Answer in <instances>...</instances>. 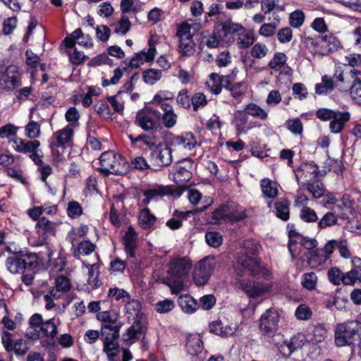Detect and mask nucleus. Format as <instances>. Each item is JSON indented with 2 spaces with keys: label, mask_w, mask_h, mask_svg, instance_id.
Returning a JSON list of instances; mask_svg holds the SVG:
<instances>
[{
  "label": "nucleus",
  "mask_w": 361,
  "mask_h": 361,
  "mask_svg": "<svg viewBox=\"0 0 361 361\" xmlns=\"http://www.w3.org/2000/svg\"><path fill=\"white\" fill-rule=\"evenodd\" d=\"M244 247L245 252L238 255V265L251 276H259L268 279L270 276L269 271L262 266L257 258L260 245L252 240H247L244 243Z\"/></svg>",
  "instance_id": "nucleus-1"
},
{
  "label": "nucleus",
  "mask_w": 361,
  "mask_h": 361,
  "mask_svg": "<svg viewBox=\"0 0 361 361\" xmlns=\"http://www.w3.org/2000/svg\"><path fill=\"white\" fill-rule=\"evenodd\" d=\"M192 267L191 262L185 257H177L170 260L166 283L172 293L177 294L183 290L186 278Z\"/></svg>",
  "instance_id": "nucleus-2"
},
{
  "label": "nucleus",
  "mask_w": 361,
  "mask_h": 361,
  "mask_svg": "<svg viewBox=\"0 0 361 361\" xmlns=\"http://www.w3.org/2000/svg\"><path fill=\"white\" fill-rule=\"evenodd\" d=\"M13 253L16 255L8 257L6 261V268L11 274H20L27 267L34 269L38 266V256L36 253L26 250H20Z\"/></svg>",
  "instance_id": "nucleus-3"
},
{
  "label": "nucleus",
  "mask_w": 361,
  "mask_h": 361,
  "mask_svg": "<svg viewBox=\"0 0 361 361\" xmlns=\"http://www.w3.org/2000/svg\"><path fill=\"white\" fill-rule=\"evenodd\" d=\"M100 167L98 169L104 175L110 173L123 175L127 171L128 164L126 159L121 155L112 151L102 154L99 158Z\"/></svg>",
  "instance_id": "nucleus-4"
},
{
  "label": "nucleus",
  "mask_w": 361,
  "mask_h": 361,
  "mask_svg": "<svg viewBox=\"0 0 361 361\" xmlns=\"http://www.w3.org/2000/svg\"><path fill=\"white\" fill-rule=\"evenodd\" d=\"M216 264L214 257L207 256L199 261L195 266L192 276L195 283L204 286L207 283Z\"/></svg>",
  "instance_id": "nucleus-5"
},
{
  "label": "nucleus",
  "mask_w": 361,
  "mask_h": 361,
  "mask_svg": "<svg viewBox=\"0 0 361 361\" xmlns=\"http://www.w3.org/2000/svg\"><path fill=\"white\" fill-rule=\"evenodd\" d=\"M161 116L158 110L145 108L137 113L135 123L145 131H153L157 130Z\"/></svg>",
  "instance_id": "nucleus-6"
},
{
  "label": "nucleus",
  "mask_w": 361,
  "mask_h": 361,
  "mask_svg": "<svg viewBox=\"0 0 361 361\" xmlns=\"http://www.w3.org/2000/svg\"><path fill=\"white\" fill-rule=\"evenodd\" d=\"M279 321V313L273 309H269L260 318L259 329L264 335L271 337L277 331Z\"/></svg>",
  "instance_id": "nucleus-7"
},
{
  "label": "nucleus",
  "mask_w": 361,
  "mask_h": 361,
  "mask_svg": "<svg viewBox=\"0 0 361 361\" xmlns=\"http://www.w3.org/2000/svg\"><path fill=\"white\" fill-rule=\"evenodd\" d=\"M357 334V330L355 327L343 324H338L335 331V344L338 347L350 345Z\"/></svg>",
  "instance_id": "nucleus-8"
},
{
  "label": "nucleus",
  "mask_w": 361,
  "mask_h": 361,
  "mask_svg": "<svg viewBox=\"0 0 361 361\" xmlns=\"http://www.w3.org/2000/svg\"><path fill=\"white\" fill-rule=\"evenodd\" d=\"M20 85V74L18 67L15 65L8 66L4 73H0V87L12 90Z\"/></svg>",
  "instance_id": "nucleus-9"
},
{
  "label": "nucleus",
  "mask_w": 361,
  "mask_h": 361,
  "mask_svg": "<svg viewBox=\"0 0 361 361\" xmlns=\"http://www.w3.org/2000/svg\"><path fill=\"white\" fill-rule=\"evenodd\" d=\"M238 287L243 290L250 298L259 297L269 290L271 286L268 283H264L249 280H240L237 283Z\"/></svg>",
  "instance_id": "nucleus-10"
},
{
  "label": "nucleus",
  "mask_w": 361,
  "mask_h": 361,
  "mask_svg": "<svg viewBox=\"0 0 361 361\" xmlns=\"http://www.w3.org/2000/svg\"><path fill=\"white\" fill-rule=\"evenodd\" d=\"M150 157L159 166H168L173 160L172 149L166 144H158L152 149Z\"/></svg>",
  "instance_id": "nucleus-11"
},
{
  "label": "nucleus",
  "mask_w": 361,
  "mask_h": 361,
  "mask_svg": "<svg viewBox=\"0 0 361 361\" xmlns=\"http://www.w3.org/2000/svg\"><path fill=\"white\" fill-rule=\"evenodd\" d=\"M133 320L132 325L128 327L123 334V339L125 341H130L145 336L147 330V322L146 317L131 319Z\"/></svg>",
  "instance_id": "nucleus-12"
},
{
  "label": "nucleus",
  "mask_w": 361,
  "mask_h": 361,
  "mask_svg": "<svg viewBox=\"0 0 361 361\" xmlns=\"http://www.w3.org/2000/svg\"><path fill=\"white\" fill-rule=\"evenodd\" d=\"M353 81L345 87L350 88L352 99L356 103L361 104V71L356 68L350 69L346 73Z\"/></svg>",
  "instance_id": "nucleus-13"
},
{
  "label": "nucleus",
  "mask_w": 361,
  "mask_h": 361,
  "mask_svg": "<svg viewBox=\"0 0 361 361\" xmlns=\"http://www.w3.org/2000/svg\"><path fill=\"white\" fill-rule=\"evenodd\" d=\"M56 224L45 217L39 219L36 224V230L40 236L41 244L45 243L48 235H54L56 232Z\"/></svg>",
  "instance_id": "nucleus-14"
},
{
  "label": "nucleus",
  "mask_w": 361,
  "mask_h": 361,
  "mask_svg": "<svg viewBox=\"0 0 361 361\" xmlns=\"http://www.w3.org/2000/svg\"><path fill=\"white\" fill-rule=\"evenodd\" d=\"M195 140L193 135L191 133H186L185 135L173 136L169 140L166 145L172 147H183L185 149H191L195 145Z\"/></svg>",
  "instance_id": "nucleus-15"
},
{
  "label": "nucleus",
  "mask_w": 361,
  "mask_h": 361,
  "mask_svg": "<svg viewBox=\"0 0 361 361\" xmlns=\"http://www.w3.org/2000/svg\"><path fill=\"white\" fill-rule=\"evenodd\" d=\"M304 345V336H293L289 341H284L279 347L283 356L288 358L295 350Z\"/></svg>",
  "instance_id": "nucleus-16"
},
{
  "label": "nucleus",
  "mask_w": 361,
  "mask_h": 361,
  "mask_svg": "<svg viewBox=\"0 0 361 361\" xmlns=\"http://www.w3.org/2000/svg\"><path fill=\"white\" fill-rule=\"evenodd\" d=\"M192 167L190 160H184L173 167L174 179L176 182H186L192 177L190 169Z\"/></svg>",
  "instance_id": "nucleus-17"
},
{
  "label": "nucleus",
  "mask_w": 361,
  "mask_h": 361,
  "mask_svg": "<svg viewBox=\"0 0 361 361\" xmlns=\"http://www.w3.org/2000/svg\"><path fill=\"white\" fill-rule=\"evenodd\" d=\"M156 49L149 44V48L147 51H142L133 56L129 62V67L137 68L144 62H149L154 58Z\"/></svg>",
  "instance_id": "nucleus-18"
},
{
  "label": "nucleus",
  "mask_w": 361,
  "mask_h": 361,
  "mask_svg": "<svg viewBox=\"0 0 361 361\" xmlns=\"http://www.w3.org/2000/svg\"><path fill=\"white\" fill-rule=\"evenodd\" d=\"M350 114L348 111H337L336 116L329 123V129L332 133H340L344 128L345 123L350 120Z\"/></svg>",
  "instance_id": "nucleus-19"
},
{
  "label": "nucleus",
  "mask_w": 361,
  "mask_h": 361,
  "mask_svg": "<svg viewBox=\"0 0 361 361\" xmlns=\"http://www.w3.org/2000/svg\"><path fill=\"white\" fill-rule=\"evenodd\" d=\"M13 148L18 152L27 154L37 149L40 145L38 140L25 141L22 138L16 137L11 140Z\"/></svg>",
  "instance_id": "nucleus-20"
},
{
  "label": "nucleus",
  "mask_w": 361,
  "mask_h": 361,
  "mask_svg": "<svg viewBox=\"0 0 361 361\" xmlns=\"http://www.w3.org/2000/svg\"><path fill=\"white\" fill-rule=\"evenodd\" d=\"M226 214L227 221L231 222L240 221L245 217V209L233 202L226 204Z\"/></svg>",
  "instance_id": "nucleus-21"
},
{
  "label": "nucleus",
  "mask_w": 361,
  "mask_h": 361,
  "mask_svg": "<svg viewBox=\"0 0 361 361\" xmlns=\"http://www.w3.org/2000/svg\"><path fill=\"white\" fill-rule=\"evenodd\" d=\"M124 303L126 313L128 319L146 317L144 313L141 311L142 305L138 300L132 298L131 296H130V298L127 299Z\"/></svg>",
  "instance_id": "nucleus-22"
},
{
  "label": "nucleus",
  "mask_w": 361,
  "mask_h": 361,
  "mask_svg": "<svg viewBox=\"0 0 361 361\" xmlns=\"http://www.w3.org/2000/svg\"><path fill=\"white\" fill-rule=\"evenodd\" d=\"M338 240H331L326 243L322 250L316 249L312 252H308L305 255L307 257V262L311 264L314 261L317 262L316 257H317L322 252L325 253V258L329 257L334 252L335 248H337Z\"/></svg>",
  "instance_id": "nucleus-23"
},
{
  "label": "nucleus",
  "mask_w": 361,
  "mask_h": 361,
  "mask_svg": "<svg viewBox=\"0 0 361 361\" xmlns=\"http://www.w3.org/2000/svg\"><path fill=\"white\" fill-rule=\"evenodd\" d=\"M137 234L132 226L128 228L127 232L123 238L126 252L130 257H135V251L137 247Z\"/></svg>",
  "instance_id": "nucleus-24"
},
{
  "label": "nucleus",
  "mask_w": 361,
  "mask_h": 361,
  "mask_svg": "<svg viewBox=\"0 0 361 361\" xmlns=\"http://www.w3.org/2000/svg\"><path fill=\"white\" fill-rule=\"evenodd\" d=\"M203 342L200 335H190L187 338L185 349L188 354L195 356L203 350Z\"/></svg>",
  "instance_id": "nucleus-25"
},
{
  "label": "nucleus",
  "mask_w": 361,
  "mask_h": 361,
  "mask_svg": "<svg viewBox=\"0 0 361 361\" xmlns=\"http://www.w3.org/2000/svg\"><path fill=\"white\" fill-rule=\"evenodd\" d=\"M82 264L85 265L87 268H88V285L90 286L93 289L99 288L102 285V282L99 279L100 274L99 265L97 263L93 264H86L85 262H82Z\"/></svg>",
  "instance_id": "nucleus-26"
},
{
  "label": "nucleus",
  "mask_w": 361,
  "mask_h": 361,
  "mask_svg": "<svg viewBox=\"0 0 361 361\" xmlns=\"http://www.w3.org/2000/svg\"><path fill=\"white\" fill-rule=\"evenodd\" d=\"M121 326L113 324H102L101 338L103 341L117 340L119 337Z\"/></svg>",
  "instance_id": "nucleus-27"
},
{
  "label": "nucleus",
  "mask_w": 361,
  "mask_h": 361,
  "mask_svg": "<svg viewBox=\"0 0 361 361\" xmlns=\"http://www.w3.org/2000/svg\"><path fill=\"white\" fill-rule=\"evenodd\" d=\"M247 122L248 116L244 111H238L235 114L233 123L238 135L245 133L248 129H250L251 127L247 126Z\"/></svg>",
  "instance_id": "nucleus-28"
},
{
  "label": "nucleus",
  "mask_w": 361,
  "mask_h": 361,
  "mask_svg": "<svg viewBox=\"0 0 361 361\" xmlns=\"http://www.w3.org/2000/svg\"><path fill=\"white\" fill-rule=\"evenodd\" d=\"M178 305L186 313H192L199 307L197 302L189 295H180L178 298Z\"/></svg>",
  "instance_id": "nucleus-29"
},
{
  "label": "nucleus",
  "mask_w": 361,
  "mask_h": 361,
  "mask_svg": "<svg viewBox=\"0 0 361 361\" xmlns=\"http://www.w3.org/2000/svg\"><path fill=\"white\" fill-rule=\"evenodd\" d=\"M222 30L225 37L228 35H236L242 34L245 31V27L240 23H234L230 20L221 23Z\"/></svg>",
  "instance_id": "nucleus-30"
},
{
  "label": "nucleus",
  "mask_w": 361,
  "mask_h": 361,
  "mask_svg": "<svg viewBox=\"0 0 361 361\" xmlns=\"http://www.w3.org/2000/svg\"><path fill=\"white\" fill-rule=\"evenodd\" d=\"M71 286V284L70 281L66 276H59L56 279V289L50 290V294L54 297V298H60V294L59 293L70 290Z\"/></svg>",
  "instance_id": "nucleus-31"
},
{
  "label": "nucleus",
  "mask_w": 361,
  "mask_h": 361,
  "mask_svg": "<svg viewBox=\"0 0 361 361\" xmlns=\"http://www.w3.org/2000/svg\"><path fill=\"white\" fill-rule=\"evenodd\" d=\"M73 133V130L71 128L66 127L54 133L51 139L53 140L52 141H54V142L56 144V146L63 147L64 145L71 140Z\"/></svg>",
  "instance_id": "nucleus-32"
},
{
  "label": "nucleus",
  "mask_w": 361,
  "mask_h": 361,
  "mask_svg": "<svg viewBox=\"0 0 361 361\" xmlns=\"http://www.w3.org/2000/svg\"><path fill=\"white\" fill-rule=\"evenodd\" d=\"M262 193L268 198L274 199L278 195L277 183L268 178H264L260 182Z\"/></svg>",
  "instance_id": "nucleus-33"
},
{
  "label": "nucleus",
  "mask_w": 361,
  "mask_h": 361,
  "mask_svg": "<svg viewBox=\"0 0 361 361\" xmlns=\"http://www.w3.org/2000/svg\"><path fill=\"white\" fill-rule=\"evenodd\" d=\"M338 85H335L334 80L328 75H324L322 78V82L316 84L315 92L318 94H324L331 92L335 87Z\"/></svg>",
  "instance_id": "nucleus-34"
},
{
  "label": "nucleus",
  "mask_w": 361,
  "mask_h": 361,
  "mask_svg": "<svg viewBox=\"0 0 361 361\" xmlns=\"http://www.w3.org/2000/svg\"><path fill=\"white\" fill-rule=\"evenodd\" d=\"M157 221L154 215L152 214L149 209L144 208L139 215V224L143 229H148L152 227Z\"/></svg>",
  "instance_id": "nucleus-35"
},
{
  "label": "nucleus",
  "mask_w": 361,
  "mask_h": 361,
  "mask_svg": "<svg viewBox=\"0 0 361 361\" xmlns=\"http://www.w3.org/2000/svg\"><path fill=\"white\" fill-rule=\"evenodd\" d=\"M289 202L286 199H280L275 202L276 215L283 221H287L290 217Z\"/></svg>",
  "instance_id": "nucleus-36"
},
{
  "label": "nucleus",
  "mask_w": 361,
  "mask_h": 361,
  "mask_svg": "<svg viewBox=\"0 0 361 361\" xmlns=\"http://www.w3.org/2000/svg\"><path fill=\"white\" fill-rule=\"evenodd\" d=\"M40 330L45 337L50 338L51 339L54 338L58 334L57 326L55 323V318H51L44 322Z\"/></svg>",
  "instance_id": "nucleus-37"
},
{
  "label": "nucleus",
  "mask_w": 361,
  "mask_h": 361,
  "mask_svg": "<svg viewBox=\"0 0 361 361\" xmlns=\"http://www.w3.org/2000/svg\"><path fill=\"white\" fill-rule=\"evenodd\" d=\"M209 331L216 335L222 337H226L231 336L233 334V331L228 326H223L222 322L220 321H216L209 324Z\"/></svg>",
  "instance_id": "nucleus-38"
},
{
  "label": "nucleus",
  "mask_w": 361,
  "mask_h": 361,
  "mask_svg": "<svg viewBox=\"0 0 361 361\" xmlns=\"http://www.w3.org/2000/svg\"><path fill=\"white\" fill-rule=\"evenodd\" d=\"M243 111L247 115H250L261 120H266L268 116L267 113L264 109L255 103L248 104Z\"/></svg>",
  "instance_id": "nucleus-39"
},
{
  "label": "nucleus",
  "mask_w": 361,
  "mask_h": 361,
  "mask_svg": "<svg viewBox=\"0 0 361 361\" xmlns=\"http://www.w3.org/2000/svg\"><path fill=\"white\" fill-rule=\"evenodd\" d=\"M49 146L51 148V155L54 165L57 168L63 169L66 164L65 157L63 155V153L59 150L58 146H56L54 141H51Z\"/></svg>",
  "instance_id": "nucleus-40"
},
{
  "label": "nucleus",
  "mask_w": 361,
  "mask_h": 361,
  "mask_svg": "<svg viewBox=\"0 0 361 361\" xmlns=\"http://www.w3.org/2000/svg\"><path fill=\"white\" fill-rule=\"evenodd\" d=\"M143 194L145 197H149L151 199H154L157 197H163L166 195H171L172 189L169 186H157L154 188L145 190Z\"/></svg>",
  "instance_id": "nucleus-41"
},
{
  "label": "nucleus",
  "mask_w": 361,
  "mask_h": 361,
  "mask_svg": "<svg viewBox=\"0 0 361 361\" xmlns=\"http://www.w3.org/2000/svg\"><path fill=\"white\" fill-rule=\"evenodd\" d=\"M95 249V245L90 240H84L79 243L78 248L73 252V256L79 258L80 255H88Z\"/></svg>",
  "instance_id": "nucleus-42"
},
{
  "label": "nucleus",
  "mask_w": 361,
  "mask_h": 361,
  "mask_svg": "<svg viewBox=\"0 0 361 361\" xmlns=\"http://www.w3.org/2000/svg\"><path fill=\"white\" fill-rule=\"evenodd\" d=\"M222 41L221 36L216 35L214 32L207 36L205 33L202 35V43L204 44L208 48H218Z\"/></svg>",
  "instance_id": "nucleus-43"
},
{
  "label": "nucleus",
  "mask_w": 361,
  "mask_h": 361,
  "mask_svg": "<svg viewBox=\"0 0 361 361\" xmlns=\"http://www.w3.org/2000/svg\"><path fill=\"white\" fill-rule=\"evenodd\" d=\"M318 278L314 272H307L302 275L301 283L302 286L309 290L316 288Z\"/></svg>",
  "instance_id": "nucleus-44"
},
{
  "label": "nucleus",
  "mask_w": 361,
  "mask_h": 361,
  "mask_svg": "<svg viewBox=\"0 0 361 361\" xmlns=\"http://www.w3.org/2000/svg\"><path fill=\"white\" fill-rule=\"evenodd\" d=\"M338 216L337 215L331 212H328L325 214L323 217L318 222V228L320 229H324L327 227H331L337 224Z\"/></svg>",
  "instance_id": "nucleus-45"
},
{
  "label": "nucleus",
  "mask_w": 361,
  "mask_h": 361,
  "mask_svg": "<svg viewBox=\"0 0 361 361\" xmlns=\"http://www.w3.org/2000/svg\"><path fill=\"white\" fill-rule=\"evenodd\" d=\"M307 190L312 194V197L318 199L324 194L323 185L319 180L308 181L307 183Z\"/></svg>",
  "instance_id": "nucleus-46"
},
{
  "label": "nucleus",
  "mask_w": 361,
  "mask_h": 361,
  "mask_svg": "<svg viewBox=\"0 0 361 361\" xmlns=\"http://www.w3.org/2000/svg\"><path fill=\"white\" fill-rule=\"evenodd\" d=\"M195 42L192 38L183 37V39H179V48L181 53L185 56H190L193 54L195 51Z\"/></svg>",
  "instance_id": "nucleus-47"
},
{
  "label": "nucleus",
  "mask_w": 361,
  "mask_h": 361,
  "mask_svg": "<svg viewBox=\"0 0 361 361\" xmlns=\"http://www.w3.org/2000/svg\"><path fill=\"white\" fill-rule=\"evenodd\" d=\"M205 240L208 245L216 248L222 244L223 237L217 231H208L205 234Z\"/></svg>",
  "instance_id": "nucleus-48"
},
{
  "label": "nucleus",
  "mask_w": 361,
  "mask_h": 361,
  "mask_svg": "<svg viewBox=\"0 0 361 361\" xmlns=\"http://www.w3.org/2000/svg\"><path fill=\"white\" fill-rule=\"evenodd\" d=\"M287 56L284 53L276 52L272 59L269 61L268 66L274 71L280 70L286 63Z\"/></svg>",
  "instance_id": "nucleus-49"
},
{
  "label": "nucleus",
  "mask_w": 361,
  "mask_h": 361,
  "mask_svg": "<svg viewBox=\"0 0 361 361\" xmlns=\"http://www.w3.org/2000/svg\"><path fill=\"white\" fill-rule=\"evenodd\" d=\"M345 285H353L357 281L361 283V267H355L345 274Z\"/></svg>",
  "instance_id": "nucleus-50"
},
{
  "label": "nucleus",
  "mask_w": 361,
  "mask_h": 361,
  "mask_svg": "<svg viewBox=\"0 0 361 361\" xmlns=\"http://www.w3.org/2000/svg\"><path fill=\"white\" fill-rule=\"evenodd\" d=\"M142 76L145 82L154 85L157 81L161 79V71L154 68L148 69L143 72Z\"/></svg>",
  "instance_id": "nucleus-51"
},
{
  "label": "nucleus",
  "mask_w": 361,
  "mask_h": 361,
  "mask_svg": "<svg viewBox=\"0 0 361 361\" xmlns=\"http://www.w3.org/2000/svg\"><path fill=\"white\" fill-rule=\"evenodd\" d=\"M255 39L252 34L249 33L245 29L242 34H238L237 44L240 49H245L249 47L254 43Z\"/></svg>",
  "instance_id": "nucleus-52"
},
{
  "label": "nucleus",
  "mask_w": 361,
  "mask_h": 361,
  "mask_svg": "<svg viewBox=\"0 0 361 361\" xmlns=\"http://www.w3.org/2000/svg\"><path fill=\"white\" fill-rule=\"evenodd\" d=\"M97 318L102 322V324L117 325L118 315L109 311H103L97 314Z\"/></svg>",
  "instance_id": "nucleus-53"
},
{
  "label": "nucleus",
  "mask_w": 361,
  "mask_h": 361,
  "mask_svg": "<svg viewBox=\"0 0 361 361\" xmlns=\"http://www.w3.org/2000/svg\"><path fill=\"white\" fill-rule=\"evenodd\" d=\"M300 219L306 223H314L318 220L316 212L308 207H303L300 212Z\"/></svg>",
  "instance_id": "nucleus-54"
},
{
  "label": "nucleus",
  "mask_w": 361,
  "mask_h": 361,
  "mask_svg": "<svg viewBox=\"0 0 361 361\" xmlns=\"http://www.w3.org/2000/svg\"><path fill=\"white\" fill-rule=\"evenodd\" d=\"M329 281L336 286L340 285L341 283L345 285L344 279L345 274H343L338 269L332 268L328 271Z\"/></svg>",
  "instance_id": "nucleus-55"
},
{
  "label": "nucleus",
  "mask_w": 361,
  "mask_h": 361,
  "mask_svg": "<svg viewBox=\"0 0 361 361\" xmlns=\"http://www.w3.org/2000/svg\"><path fill=\"white\" fill-rule=\"evenodd\" d=\"M322 41L325 44V47L331 52L337 50L340 47V41L332 34L326 35L321 37Z\"/></svg>",
  "instance_id": "nucleus-56"
},
{
  "label": "nucleus",
  "mask_w": 361,
  "mask_h": 361,
  "mask_svg": "<svg viewBox=\"0 0 361 361\" xmlns=\"http://www.w3.org/2000/svg\"><path fill=\"white\" fill-rule=\"evenodd\" d=\"M305 14L301 10H296L290 14V25L295 28L300 27L304 23Z\"/></svg>",
  "instance_id": "nucleus-57"
},
{
  "label": "nucleus",
  "mask_w": 361,
  "mask_h": 361,
  "mask_svg": "<svg viewBox=\"0 0 361 361\" xmlns=\"http://www.w3.org/2000/svg\"><path fill=\"white\" fill-rule=\"evenodd\" d=\"M231 96L235 99H239L245 94L247 91V85L245 82L233 83L228 90Z\"/></svg>",
  "instance_id": "nucleus-58"
},
{
  "label": "nucleus",
  "mask_w": 361,
  "mask_h": 361,
  "mask_svg": "<svg viewBox=\"0 0 361 361\" xmlns=\"http://www.w3.org/2000/svg\"><path fill=\"white\" fill-rule=\"evenodd\" d=\"M206 96L202 92H196L191 97V104L193 110L197 111L200 108H202L207 104Z\"/></svg>",
  "instance_id": "nucleus-59"
},
{
  "label": "nucleus",
  "mask_w": 361,
  "mask_h": 361,
  "mask_svg": "<svg viewBox=\"0 0 361 361\" xmlns=\"http://www.w3.org/2000/svg\"><path fill=\"white\" fill-rule=\"evenodd\" d=\"M174 307V302L170 299L160 300L155 304V310L160 314L167 313L171 311Z\"/></svg>",
  "instance_id": "nucleus-60"
},
{
  "label": "nucleus",
  "mask_w": 361,
  "mask_h": 361,
  "mask_svg": "<svg viewBox=\"0 0 361 361\" xmlns=\"http://www.w3.org/2000/svg\"><path fill=\"white\" fill-rule=\"evenodd\" d=\"M73 36L76 39V43L85 47L92 46V39L89 35H85L80 28L76 29L73 32Z\"/></svg>",
  "instance_id": "nucleus-61"
},
{
  "label": "nucleus",
  "mask_w": 361,
  "mask_h": 361,
  "mask_svg": "<svg viewBox=\"0 0 361 361\" xmlns=\"http://www.w3.org/2000/svg\"><path fill=\"white\" fill-rule=\"evenodd\" d=\"M108 296L114 298L116 301L122 300V302H125L127 299L130 298V295L123 289L114 288L109 290Z\"/></svg>",
  "instance_id": "nucleus-62"
},
{
  "label": "nucleus",
  "mask_w": 361,
  "mask_h": 361,
  "mask_svg": "<svg viewBox=\"0 0 361 361\" xmlns=\"http://www.w3.org/2000/svg\"><path fill=\"white\" fill-rule=\"evenodd\" d=\"M40 126L37 122L31 121L25 126V135L30 139H35L39 136Z\"/></svg>",
  "instance_id": "nucleus-63"
},
{
  "label": "nucleus",
  "mask_w": 361,
  "mask_h": 361,
  "mask_svg": "<svg viewBox=\"0 0 361 361\" xmlns=\"http://www.w3.org/2000/svg\"><path fill=\"white\" fill-rule=\"evenodd\" d=\"M318 169V166L315 164L314 161H310L302 163L298 171H302L303 173H307L312 174L314 178H317L320 173Z\"/></svg>",
  "instance_id": "nucleus-64"
}]
</instances>
